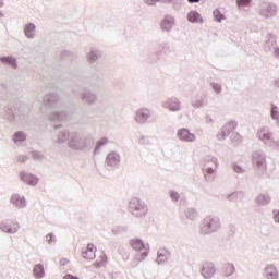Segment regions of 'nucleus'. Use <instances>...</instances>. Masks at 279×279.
Returning <instances> with one entry per match:
<instances>
[{
	"label": "nucleus",
	"instance_id": "1",
	"mask_svg": "<svg viewBox=\"0 0 279 279\" xmlns=\"http://www.w3.org/2000/svg\"><path fill=\"white\" fill-rule=\"evenodd\" d=\"M129 208L134 217H145V215H147V205L138 198L131 199Z\"/></svg>",
	"mask_w": 279,
	"mask_h": 279
},
{
	"label": "nucleus",
	"instance_id": "2",
	"mask_svg": "<svg viewBox=\"0 0 279 279\" xmlns=\"http://www.w3.org/2000/svg\"><path fill=\"white\" fill-rule=\"evenodd\" d=\"M276 5L269 3H263L260 5V15L265 16V19H271V16L276 15Z\"/></svg>",
	"mask_w": 279,
	"mask_h": 279
},
{
	"label": "nucleus",
	"instance_id": "3",
	"mask_svg": "<svg viewBox=\"0 0 279 279\" xmlns=\"http://www.w3.org/2000/svg\"><path fill=\"white\" fill-rule=\"evenodd\" d=\"M96 254H97V246H95V244L93 243L87 244L86 250L82 252V256L83 258H85V260L95 259Z\"/></svg>",
	"mask_w": 279,
	"mask_h": 279
},
{
	"label": "nucleus",
	"instance_id": "4",
	"mask_svg": "<svg viewBox=\"0 0 279 279\" xmlns=\"http://www.w3.org/2000/svg\"><path fill=\"white\" fill-rule=\"evenodd\" d=\"M2 232H7L9 234H14L16 230H19V223L13 221H4L1 225Z\"/></svg>",
	"mask_w": 279,
	"mask_h": 279
},
{
	"label": "nucleus",
	"instance_id": "5",
	"mask_svg": "<svg viewBox=\"0 0 279 279\" xmlns=\"http://www.w3.org/2000/svg\"><path fill=\"white\" fill-rule=\"evenodd\" d=\"M215 265H213V263H205L201 274L204 276V278H213V276H215Z\"/></svg>",
	"mask_w": 279,
	"mask_h": 279
},
{
	"label": "nucleus",
	"instance_id": "6",
	"mask_svg": "<svg viewBox=\"0 0 279 279\" xmlns=\"http://www.w3.org/2000/svg\"><path fill=\"white\" fill-rule=\"evenodd\" d=\"M20 178L22 182H25V184H29L31 186L38 184V178L34 177L33 174L23 172L20 174Z\"/></svg>",
	"mask_w": 279,
	"mask_h": 279
},
{
	"label": "nucleus",
	"instance_id": "7",
	"mask_svg": "<svg viewBox=\"0 0 279 279\" xmlns=\"http://www.w3.org/2000/svg\"><path fill=\"white\" fill-rule=\"evenodd\" d=\"M11 202L17 208H25L27 206V202L25 201V196H21L19 194H14L11 197Z\"/></svg>",
	"mask_w": 279,
	"mask_h": 279
},
{
	"label": "nucleus",
	"instance_id": "8",
	"mask_svg": "<svg viewBox=\"0 0 279 279\" xmlns=\"http://www.w3.org/2000/svg\"><path fill=\"white\" fill-rule=\"evenodd\" d=\"M178 137L180 138V141H189V142L195 141V134H192L186 129H181L178 132Z\"/></svg>",
	"mask_w": 279,
	"mask_h": 279
},
{
	"label": "nucleus",
	"instance_id": "9",
	"mask_svg": "<svg viewBox=\"0 0 279 279\" xmlns=\"http://www.w3.org/2000/svg\"><path fill=\"white\" fill-rule=\"evenodd\" d=\"M106 263H108V255H106V252L100 251L98 253L97 260L94 263V267L96 268L104 267Z\"/></svg>",
	"mask_w": 279,
	"mask_h": 279
},
{
	"label": "nucleus",
	"instance_id": "10",
	"mask_svg": "<svg viewBox=\"0 0 279 279\" xmlns=\"http://www.w3.org/2000/svg\"><path fill=\"white\" fill-rule=\"evenodd\" d=\"M149 110L148 109H141L136 113V121L137 123H145L149 119Z\"/></svg>",
	"mask_w": 279,
	"mask_h": 279
},
{
	"label": "nucleus",
	"instance_id": "11",
	"mask_svg": "<svg viewBox=\"0 0 279 279\" xmlns=\"http://www.w3.org/2000/svg\"><path fill=\"white\" fill-rule=\"evenodd\" d=\"M267 279H278V269L275 266H268L266 268Z\"/></svg>",
	"mask_w": 279,
	"mask_h": 279
},
{
	"label": "nucleus",
	"instance_id": "12",
	"mask_svg": "<svg viewBox=\"0 0 279 279\" xmlns=\"http://www.w3.org/2000/svg\"><path fill=\"white\" fill-rule=\"evenodd\" d=\"M33 276L37 279L44 278L45 267H43L40 264L36 265L33 269Z\"/></svg>",
	"mask_w": 279,
	"mask_h": 279
},
{
	"label": "nucleus",
	"instance_id": "13",
	"mask_svg": "<svg viewBox=\"0 0 279 279\" xmlns=\"http://www.w3.org/2000/svg\"><path fill=\"white\" fill-rule=\"evenodd\" d=\"M236 130V122H228L223 128H222V134H230L231 132H234Z\"/></svg>",
	"mask_w": 279,
	"mask_h": 279
},
{
	"label": "nucleus",
	"instance_id": "14",
	"mask_svg": "<svg viewBox=\"0 0 279 279\" xmlns=\"http://www.w3.org/2000/svg\"><path fill=\"white\" fill-rule=\"evenodd\" d=\"M190 23H199L202 21V15L196 11H191L187 15Z\"/></svg>",
	"mask_w": 279,
	"mask_h": 279
},
{
	"label": "nucleus",
	"instance_id": "15",
	"mask_svg": "<svg viewBox=\"0 0 279 279\" xmlns=\"http://www.w3.org/2000/svg\"><path fill=\"white\" fill-rule=\"evenodd\" d=\"M258 136L260 138V141H264V143H267V141H269L271 138V133H269V131L262 129L258 132Z\"/></svg>",
	"mask_w": 279,
	"mask_h": 279
},
{
	"label": "nucleus",
	"instance_id": "16",
	"mask_svg": "<svg viewBox=\"0 0 279 279\" xmlns=\"http://www.w3.org/2000/svg\"><path fill=\"white\" fill-rule=\"evenodd\" d=\"M1 62H3L4 64H9L10 66H12L13 69H16V59L12 58V57H3L0 58Z\"/></svg>",
	"mask_w": 279,
	"mask_h": 279
},
{
	"label": "nucleus",
	"instance_id": "17",
	"mask_svg": "<svg viewBox=\"0 0 279 279\" xmlns=\"http://www.w3.org/2000/svg\"><path fill=\"white\" fill-rule=\"evenodd\" d=\"M107 162L110 165V167H114V165L119 162V157L114 153H111L107 157Z\"/></svg>",
	"mask_w": 279,
	"mask_h": 279
},
{
	"label": "nucleus",
	"instance_id": "18",
	"mask_svg": "<svg viewBox=\"0 0 279 279\" xmlns=\"http://www.w3.org/2000/svg\"><path fill=\"white\" fill-rule=\"evenodd\" d=\"M131 245L133 250H136V252H141L145 247V244H143V241L141 240H132Z\"/></svg>",
	"mask_w": 279,
	"mask_h": 279
},
{
	"label": "nucleus",
	"instance_id": "19",
	"mask_svg": "<svg viewBox=\"0 0 279 279\" xmlns=\"http://www.w3.org/2000/svg\"><path fill=\"white\" fill-rule=\"evenodd\" d=\"M34 29H36V25L34 24H27L24 32L27 36V38H33L34 37Z\"/></svg>",
	"mask_w": 279,
	"mask_h": 279
},
{
	"label": "nucleus",
	"instance_id": "20",
	"mask_svg": "<svg viewBox=\"0 0 279 279\" xmlns=\"http://www.w3.org/2000/svg\"><path fill=\"white\" fill-rule=\"evenodd\" d=\"M169 108L172 112L180 110V101L178 99H170Z\"/></svg>",
	"mask_w": 279,
	"mask_h": 279
},
{
	"label": "nucleus",
	"instance_id": "21",
	"mask_svg": "<svg viewBox=\"0 0 279 279\" xmlns=\"http://www.w3.org/2000/svg\"><path fill=\"white\" fill-rule=\"evenodd\" d=\"M173 27V22L171 20H163L161 22V28L166 32H169Z\"/></svg>",
	"mask_w": 279,
	"mask_h": 279
},
{
	"label": "nucleus",
	"instance_id": "22",
	"mask_svg": "<svg viewBox=\"0 0 279 279\" xmlns=\"http://www.w3.org/2000/svg\"><path fill=\"white\" fill-rule=\"evenodd\" d=\"M234 271V265L232 264H227L223 267V275L225 276H232V272Z\"/></svg>",
	"mask_w": 279,
	"mask_h": 279
},
{
	"label": "nucleus",
	"instance_id": "23",
	"mask_svg": "<svg viewBox=\"0 0 279 279\" xmlns=\"http://www.w3.org/2000/svg\"><path fill=\"white\" fill-rule=\"evenodd\" d=\"M14 141L15 143H17L19 141H25V134L23 132L15 133Z\"/></svg>",
	"mask_w": 279,
	"mask_h": 279
},
{
	"label": "nucleus",
	"instance_id": "24",
	"mask_svg": "<svg viewBox=\"0 0 279 279\" xmlns=\"http://www.w3.org/2000/svg\"><path fill=\"white\" fill-rule=\"evenodd\" d=\"M156 1H163V3H171V0H145V3H147V5H154Z\"/></svg>",
	"mask_w": 279,
	"mask_h": 279
},
{
	"label": "nucleus",
	"instance_id": "25",
	"mask_svg": "<svg viewBox=\"0 0 279 279\" xmlns=\"http://www.w3.org/2000/svg\"><path fill=\"white\" fill-rule=\"evenodd\" d=\"M250 3H252V0H236V4L239 7H241V5H250Z\"/></svg>",
	"mask_w": 279,
	"mask_h": 279
},
{
	"label": "nucleus",
	"instance_id": "26",
	"mask_svg": "<svg viewBox=\"0 0 279 279\" xmlns=\"http://www.w3.org/2000/svg\"><path fill=\"white\" fill-rule=\"evenodd\" d=\"M271 114H272V119H277V120L279 119L278 107H272Z\"/></svg>",
	"mask_w": 279,
	"mask_h": 279
},
{
	"label": "nucleus",
	"instance_id": "27",
	"mask_svg": "<svg viewBox=\"0 0 279 279\" xmlns=\"http://www.w3.org/2000/svg\"><path fill=\"white\" fill-rule=\"evenodd\" d=\"M170 197H172V199H174V202H178L180 199V194H178L177 192H172L170 194Z\"/></svg>",
	"mask_w": 279,
	"mask_h": 279
},
{
	"label": "nucleus",
	"instance_id": "28",
	"mask_svg": "<svg viewBox=\"0 0 279 279\" xmlns=\"http://www.w3.org/2000/svg\"><path fill=\"white\" fill-rule=\"evenodd\" d=\"M63 279H80V278H77L76 276H73V275H65L63 277Z\"/></svg>",
	"mask_w": 279,
	"mask_h": 279
},
{
	"label": "nucleus",
	"instance_id": "29",
	"mask_svg": "<svg viewBox=\"0 0 279 279\" xmlns=\"http://www.w3.org/2000/svg\"><path fill=\"white\" fill-rule=\"evenodd\" d=\"M234 171H235V173H242L243 169L241 167H239V166H235L234 167Z\"/></svg>",
	"mask_w": 279,
	"mask_h": 279
},
{
	"label": "nucleus",
	"instance_id": "30",
	"mask_svg": "<svg viewBox=\"0 0 279 279\" xmlns=\"http://www.w3.org/2000/svg\"><path fill=\"white\" fill-rule=\"evenodd\" d=\"M214 90H216L217 93H221V87L214 85Z\"/></svg>",
	"mask_w": 279,
	"mask_h": 279
},
{
	"label": "nucleus",
	"instance_id": "31",
	"mask_svg": "<svg viewBox=\"0 0 279 279\" xmlns=\"http://www.w3.org/2000/svg\"><path fill=\"white\" fill-rule=\"evenodd\" d=\"M66 263H69V259L66 258H63L60 260V265H66Z\"/></svg>",
	"mask_w": 279,
	"mask_h": 279
},
{
	"label": "nucleus",
	"instance_id": "32",
	"mask_svg": "<svg viewBox=\"0 0 279 279\" xmlns=\"http://www.w3.org/2000/svg\"><path fill=\"white\" fill-rule=\"evenodd\" d=\"M206 173H208V174L210 175V174L215 173V170H213L211 168H209V169L206 170Z\"/></svg>",
	"mask_w": 279,
	"mask_h": 279
},
{
	"label": "nucleus",
	"instance_id": "33",
	"mask_svg": "<svg viewBox=\"0 0 279 279\" xmlns=\"http://www.w3.org/2000/svg\"><path fill=\"white\" fill-rule=\"evenodd\" d=\"M47 239H48L49 242H51V240L53 239V235L52 234H48Z\"/></svg>",
	"mask_w": 279,
	"mask_h": 279
},
{
	"label": "nucleus",
	"instance_id": "34",
	"mask_svg": "<svg viewBox=\"0 0 279 279\" xmlns=\"http://www.w3.org/2000/svg\"><path fill=\"white\" fill-rule=\"evenodd\" d=\"M190 3H199V0H187Z\"/></svg>",
	"mask_w": 279,
	"mask_h": 279
},
{
	"label": "nucleus",
	"instance_id": "35",
	"mask_svg": "<svg viewBox=\"0 0 279 279\" xmlns=\"http://www.w3.org/2000/svg\"><path fill=\"white\" fill-rule=\"evenodd\" d=\"M275 220L279 223V213L275 216Z\"/></svg>",
	"mask_w": 279,
	"mask_h": 279
},
{
	"label": "nucleus",
	"instance_id": "36",
	"mask_svg": "<svg viewBox=\"0 0 279 279\" xmlns=\"http://www.w3.org/2000/svg\"><path fill=\"white\" fill-rule=\"evenodd\" d=\"M0 8H3V1L0 0Z\"/></svg>",
	"mask_w": 279,
	"mask_h": 279
},
{
	"label": "nucleus",
	"instance_id": "37",
	"mask_svg": "<svg viewBox=\"0 0 279 279\" xmlns=\"http://www.w3.org/2000/svg\"><path fill=\"white\" fill-rule=\"evenodd\" d=\"M199 106H202V104H199V105H196V107H199Z\"/></svg>",
	"mask_w": 279,
	"mask_h": 279
},
{
	"label": "nucleus",
	"instance_id": "38",
	"mask_svg": "<svg viewBox=\"0 0 279 279\" xmlns=\"http://www.w3.org/2000/svg\"><path fill=\"white\" fill-rule=\"evenodd\" d=\"M277 53H279V50H276Z\"/></svg>",
	"mask_w": 279,
	"mask_h": 279
},
{
	"label": "nucleus",
	"instance_id": "39",
	"mask_svg": "<svg viewBox=\"0 0 279 279\" xmlns=\"http://www.w3.org/2000/svg\"><path fill=\"white\" fill-rule=\"evenodd\" d=\"M205 178H208V175H207V174H205Z\"/></svg>",
	"mask_w": 279,
	"mask_h": 279
},
{
	"label": "nucleus",
	"instance_id": "40",
	"mask_svg": "<svg viewBox=\"0 0 279 279\" xmlns=\"http://www.w3.org/2000/svg\"><path fill=\"white\" fill-rule=\"evenodd\" d=\"M0 16H3V14L0 13Z\"/></svg>",
	"mask_w": 279,
	"mask_h": 279
}]
</instances>
